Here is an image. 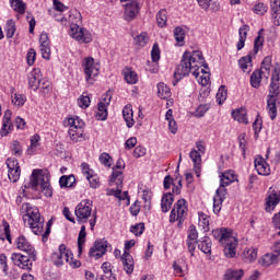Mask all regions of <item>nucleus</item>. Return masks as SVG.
Instances as JSON below:
<instances>
[{
	"mask_svg": "<svg viewBox=\"0 0 280 280\" xmlns=\"http://www.w3.org/2000/svg\"><path fill=\"white\" fill-rule=\"evenodd\" d=\"M238 65L244 73H250V71H253V56L250 52L247 56L242 57L238 60Z\"/></svg>",
	"mask_w": 280,
	"mask_h": 280,
	"instance_id": "a878e982",
	"label": "nucleus"
},
{
	"mask_svg": "<svg viewBox=\"0 0 280 280\" xmlns=\"http://www.w3.org/2000/svg\"><path fill=\"white\" fill-rule=\"evenodd\" d=\"M266 75L264 70H255L250 75V84L254 89H259L261 85V78Z\"/></svg>",
	"mask_w": 280,
	"mask_h": 280,
	"instance_id": "c756f323",
	"label": "nucleus"
},
{
	"mask_svg": "<svg viewBox=\"0 0 280 280\" xmlns=\"http://www.w3.org/2000/svg\"><path fill=\"white\" fill-rule=\"evenodd\" d=\"M178 215H179V220L177 223L178 229H183V222H185V214L187 213V201L185 199H179L178 200Z\"/></svg>",
	"mask_w": 280,
	"mask_h": 280,
	"instance_id": "cd10ccee",
	"label": "nucleus"
},
{
	"mask_svg": "<svg viewBox=\"0 0 280 280\" xmlns=\"http://www.w3.org/2000/svg\"><path fill=\"white\" fill-rule=\"evenodd\" d=\"M207 110H209V105L203 104L199 105L195 112V117H205L207 114Z\"/></svg>",
	"mask_w": 280,
	"mask_h": 280,
	"instance_id": "774afa93",
	"label": "nucleus"
},
{
	"mask_svg": "<svg viewBox=\"0 0 280 280\" xmlns=\"http://www.w3.org/2000/svg\"><path fill=\"white\" fill-rule=\"evenodd\" d=\"M202 75L199 77L198 82L201 86H207L209 84V80H211V73L205 69H201Z\"/></svg>",
	"mask_w": 280,
	"mask_h": 280,
	"instance_id": "8fccbe9b",
	"label": "nucleus"
},
{
	"mask_svg": "<svg viewBox=\"0 0 280 280\" xmlns=\"http://www.w3.org/2000/svg\"><path fill=\"white\" fill-rule=\"evenodd\" d=\"M158 95L161 97V100H167L170 95H172V92L170 91V86L165 83H159L158 84Z\"/></svg>",
	"mask_w": 280,
	"mask_h": 280,
	"instance_id": "c9c22d12",
	"label": "nucleus"
},
{
	"mask_svg": "<svg viewBox=\"0 0 280 280\" xmlns=\"http://www.w3.org/2000/svg\"><path fill=\"white\" fill-rule=\"evenodd\" d=\"M229 93L226 92V86L221 85L217 93V102L218 104L222 105L224 102H226Z\"/></svg>",
	"mask_w": 280,
	"mask_h": 280,
	"instance_id": "c03bdc74",
	"label": "nucleus"
},
{
	"mask_svg": "<svg viewBox=\"0 0 280 280\" xmlns=\"http://www.w3.org/2000/svg\"><path fill=\"white\" fill-rule=\"evenodd\" d=\"M212 236L214 240H219L222 246H224L225 257H235V246H237V240L226 229L213 230Z\"/></svg>",
	"mask_w": 280,
	"mask_h": 280,
	"instance_id": "39448f33",
	"label": "nucleus"
},
{
	"mask_svg": "<svg viewBox=\"0 0 280 280\" xmlns=\"http://www.w3.org/2000/svg\"><path fill=\"white\" fill-rule=\"evenodd\" d=\"M135 43H136V45H139V47H145V45H148V34L142 33V34L138 35L135 38Z\"/></svg>",
	"mask_w": 280,
	"mask_h": 280,
	"instance_id": "052dcab7",
	"label": "nucleus"
},
{
	"mask_svg": "<svg viewBox=\"0 0 280 280\" xmlns=\"http://www.w3.org/2000/svg\"><path fill=\"white\" fill-rule=\"evenodd\" d=\"M108 248V242L106 241H95L94 246L90 248V257H95V259H100V257H104L106 255V249Z\"/></svg>",
	"mask_w": 280,
	"mask_h": 280,
	"instance_id": "2eb2a0df",
	"label": "nucleus"
},
{
	"mask_svg": "<svg viewBox=\"0 0 280 280\" xmlns=\"http://www.w3.org/2000/svg\"><path fill=\"white\" fill-rule=\"evenodd\" d=\"M113 185H116V190L112 189L113 196L118 198V200H121V189H124V172L115 170L112 172V175L109 176V187H113Z\"/></svg>",
	"mask_w": 280,
	"mask_h": 280,
	"instance_id": "9d476101",
	"label": "nucleus"
},
{
	"mask_svg": "<svg viewBox=\"0 0 280 280\" xmlns=\"http://www.w3.org/2000/svg\"><path fill=\"white\" fill-rule=\"evenodd\" d=\"M145 231V224L144 223H138L136 225H131L130 232L133 233V235H143V232Z\"/></svg>",
	"mask_w": 280,
	"mask_h": 280,
	"instance_id": "5fc2aeb1",
	"label": "nucleus"
},
{
	"mask_svg": "<svg viewBox=\"0 0 280 280\" xmlns=\"http://www.w3.org/2000/svg\"><path fill=\"white\" fill-rule=\"evenodd\" d=\"M51 259L55 266H62L65 264V256L62 254L52 253Z\"/></svg>",
	"mask_w": 280,
	"mask_h": 280,
	"instance_id": "69168bd1",
	"label": "nucleus"
},
{
	"mask_svg": "<svg viewBox=\"0 0 280 280\" xmlns=\"http://www.w3.org/2000/svg\"><path fill=\"white\" fill-rule=\"evenodd\" d=\"M93 201L85 199L82 200L74 210V214L77 217V222L86 223L91 218V213L93 211Z\"/></svg>",
	"mask_w": 280,
	"mask_h": 280,
	"instance_id": "0eeeda50",
	"label": "nucleus"
},
{
	"mask_svg": "<svg viewBox=\"0 0 280 280\" xmlns=\"http://www.w3.org/2000/svg\"><path fill=\"white\" fill-rule=\"evenodd\" d=\"M12 132V110L7 109L2 118V128L0 130L1 137H8Z\"/></svg>",
	"mask_w": 280,
	"mask_h": 280,
	"instance_id": "a211bd4d",
	"label": "nucleus"
},
{
	"mask_svg": "<svg viewBox=\"0 0 280 280\" xmlns=\"http://www.w3.org/2000/svg\"><path fill=\"white\" fill-rule=\"evenodd\" d=\"M156 21L159 27H165V25H167V11L165 9H162L158 12Z\"/></svg>",
	"mask_w": 280,
	"mask_h": 280,
	"instance_id": "ea45409f",
	"label": "nucleus"
},
{
	"mask_svg": "<svg viewBox=\"0 0 280 280\" xmlns=\"http://www.w3.org/2000/svg\"><path fill=\"white\" fill-rule=\"evenodd\" d=\"M98 159L105 167H110V165H113V158L106 152L102 153Z\"/></svg>",
	"mask_w": 280,
	"mask_h": 280,
	"instance_id": "603ef678",
	"label": "nucleus"
},
{
	"mask_svg": "<svg viewBox=\"0 0 280 280\" xmlns=\"http://www.w3.org/2000/svg\"><path fill=\"white\" fill-rule=\"evenodd\" d=\"M222 202H224V192L222 188H218L213 197V213L222 211Z\"/></svg>",
	"mask_w": 280,
	"mask_h": 280,
	"instance_id": "4be33fe9",
	"label": "nucleus"
},
{
	"mask_svg": "<svg viewBox=\"0 0 280 280\" xmlns=\"http://www.w3.org/2000/svg\"><path fill=\"white\" fill-rule=\"evenodd\" d=\"M250 31V26L244 24L243 26L240 27L238 30V36L240 40L236 45L237 50L244 49V45L246 44V38L248 37V32Z\"/></svg>",
	"mask_w": 280,
	"mask_h": 280,
	"instance_id": "5701e85b",
	"label": "nucleus"
},
{
	"mask_svg": "<svg viewBox=\"0 0 280 280\" xmlns=\"http://www.w3.org/2000/svg\"><path fill=\"white\" fill-rule=\"evenodd\" d=\"M272 65V58L271 57H265L264 60L261 61V68L260 71L265 72V78L268 79L270 75V66Z\"/></svg>",
	"mask_w": 280,
	"mask_h": 280,
	"instance_id": "a19ab883",
	"label": "nucleus"
},
{
	"mask_svg": "<svg viewBox=\"0 0 280 280\" xmlns=\"http://www.w3.org/2000/svg\"><path fill=\"white\" fill-rule=\"evenodd\" d=\"M200 67L209 71V65L205 62L202 52L200 50H194L192 52L186 50L182 56L180 63L175 69L173 86H176L178 81L189 75V73L198 78V75H200Z\"/></svg>",
	"mask_w": 280,
	"mask_h": 280,
	"instance_id": "f257e3e1",
	"label": "nucleus"
},
{
	"mask_svg": "<svg viewBox=\"0 0 280 280\" xmlns=\"http://www.w3.org/2000/svg\"><path fill=\"white\" fill-rule=\"evenodd\" d=\"M39 93L43 95V97H47L49 95V92L51 91V82L49 80L42 79L39 83Z\"/></svg>",
	"mask_w": 280,
	"mask_h": 280,
	"instance_id": "e433bc0d",
	"label": "nucleus"
},
{
	"mask_svg": "<svg viewBox=\"0 0 280 280\" xmlns=\"http://www.w3.org/2000/svg\"><path fill=\"white\" fill-rule=\"evenodd\" d=\"M28 86L32 91H38L40 88V81L43 80V75L40 74V69H34L27 74Z\"/></svg>",
	"mask_w": 280,
	"mask_h": 280,
	"instance_id": "f3484780",
	"label": "nucleus"
},
{
	"mask_svg": "<svg viewBox=\"0 0 280 280\" xmlns=\"http://www.w3.org/2000/svg\"><path fill=\"white\" fill-rule=\"evenodd\" d=\"M197 150H191L189 153V158L191 159L195 167V174L198 178H200V170L202 167V155L205 154L206 148L202 145V141L196 142Z\"/></svg>",
	"mask_w": 280,
	"mask_h": 280,
	"instance_id": "1a4fd4ad",
	"label": "nucleus"
},
{
	"mask_svg": "<svg viewBox=\"0 0 280 280\" xmlns=\"http://www.w3.org/2000/svg\"><path fill=\"white\" fill-rule=\"evenodd\" d=\"M135 240L125 242V252L121 256V261L127 275H132V272H135V259L132 258V255H130V248L135 247Z\"/></svg>",
	"mask_w": 280,
	"mask_h": 280,
	"instance_id": "6e6552de",
	"label": "nucleus"
},
{
	"mask_svg": "<svg viewBox=\"0 0 280 280\" xmlns=\"http://www.w3.org/2000/svg\"><path fill=\"white\" fill-rule=\"evenodd\" d=\"M255 259H257V249L248 248L244 250L243 261H245V264H252V261H255Z\"/></svg>",
	"mask_w": 280,
	"mask_h": 280,
	"instance_id": "f704fd0d",
	"label": "nucleus"
},
{
	"mask_svg": "<svg viewBox=\"0 0 280 280\" xmlns=\"http://www.w3.org/2000/svg\"><path fill=\"white\" fill-rule=\"evenodd\" d=\"M198 215H199L198 226L202 229L205 233H208V231L210 230L209 228L210 217L205 212H198Z\"/></svg>",
	"mask_w": 280,
	"mask_h": 280,
	"instance_id": "473e14b6",
	"label": "nucleus"
},
{
	"mask_svg": "<svg viewBox=\"0 0 280 280\" xmlns=\"http://www.w3.org/2000/svg\"><path fill=\"white\" fill-rule=\"evenodd\" d=\"M129 1L125 5V19L126 21H132L139 14V10H141V4L139 0H127Z\"/></svg>",
	"mask_w": 280,
	"mask_h": 280,
	"instance_id": "4468645a",
	"label": "nucleus"
},
{
	"mask_svg": "<svg viewBox=\"0 0 280 280\" xmlns=\"http://www.w3.org/2000/svg\"><path fill=\"white\" fill-rule=\"evenodd\" d=\"M279 81H280V68L276 67L272 72L271 82L269 85V94L267 100V110L272 121L277 119V97H279Z\"/></svg>",
	"mask_w": 280,
	"mask_h": 280,
	"instance_id": "7ed1b4c3",
	"label": "nucleus"
},
{
	"mask_svg": "<svg viewBox=\"0 0 280 280\" xmlns=\"http://www.w3.org/2000/svg\"><path fill=\"white\" fill-rule=\"evenodd\" d=\"M38 141H40V136L34 135L31 137V145L27 149V154H33L34 148H38Z\"/></svg>",
	"mask_w": 280,
	"mask_h": 280,
	"instance_id": "6e6d98bb",
	"label": "nucleus"
},
{
	"mask_svg": "<svg viewBox=\"0 0 280 280\" xmlns=\"http://www.w3.org/2000/svg\"><path fill=\"white\" fill-rule=\"evenodd\" d=\"M68 135L74 143L78 141H86V135H84V128L69 129Z\"/></svg>",
	"mask_w": 280,
	"mask_h": 280,
	"instance_id": "b1692460",
	"label": "nucleus"
},
{
	"mask_svg": "<svg viewBox=\"0 0 280 280\" xmlns=\"http://www.w3.org/2000/svg\"><path fill=\"white\" fill-rule=\"evenodd\" d=\"M122 117L127 124V128H132V126H135V113L132 112V106L127 105L124 107Z\"/></svg>",
	"mask_w": 280,
	"mask_h": 280,
	"instance_id": "bb28decb",
	"label": "nucleus"
},
{
	"mask_svg": "<svg viewBox=\"0 0 280 280\" xmlns=\"http://www.w3.org/2000/svg\"><path fill=\"white\" fill-rule=\"evenodd\" d=\"M68 126L70 127V130H75L78 128H84V122L80 117H70L68 118Z\"/></svg>",
	"mask_w": 280,
	"mask_h": 280,
	"instance_id": "4c0bfd02",
	"label": "nucleus"
},
{
	"mask_svg": "<svg viewBox=\"0 0 280 280\" xmlns=\"http://www.w3.org/2000/svg\"><path fill=\"white\" fill-rule=\"evenodd\" d=\"M58 255H63L65 256V261H69V256L71 255V252L67 249V245L61 244L59 245L58 252H55Z\"/></svg>",
	"mask_w": 280,
	"mask_h": 280,
	"instance_id": "338daca9",
	"label": "nucleus"
},
{
	"mask_svg": "<svg viewBox=\"0 0 280 280\" xmlns=\"http://www.w3.org/2000/svg\"><path fill=\"white\" fill-rule=\"evenodd\" d=\"M280 198L277 196V194H272L267 198L266 201V211H270L271 209H275L276 205H279Z\"/></svg>",
	"mask_w": 280,
	"mask_h": 280,
	"instance_id": "79ce46f5",
	"label": "nucleus"
},
{
	"mask_svg": "<svg viewBox=\"0 0 280 280\" xmlns=\"http://www.w3.org/2000/svg\"><path fill=\"white\" fill-rule=\"evenodd\" d=\"M11 150L14 156H21L23 154V149L21 148V142H19V140L13 141Z\"/></svg>",
	"mask_w": 280,
	"mask_h": 280,
	"instance_id": "bf43d9fd",
	"label": "nucleus"
},
{
	"mask_svg": "<svg viewBox=\"0 0 280 280\" xmlns=\"http://www.w3.org/2000/svg\"><path fill=\"white\" fill-rule=\"evenodd\" d=\"M2 226H3L4 235H1L0 240H8L9 244H12V235L10 234V223L3 220Z\"/></svg>",
	"mask_w": 280,
	"mask_h": 280,
	"instance_id": "de8ad7c7",
	"label": "nucleus"
},
{
	"mask_svg": "<svg viewBox=\"0 0 280 280\" xmlns=\"http://www.w3.org/2000/svg\"><path fill=\"white\" fill-rule=\"evenodd\" d=\"M211 238L209 236H203L198 241V248L206 255H211Z\"/></svg>",
	"mask_w": 280,
	"mask_h": 280,
	"instance_id": "7c9ffc66",
	"label": "nucleus"
},
{
	"mask_svg": "<svg viewBox=\"0 0 280 280\" xmlns=\"http://www.w3.org/2000/svg\"><path fill=\"white\" fill-rule=\"evenodd\" d=\"M24 187H31L33 191H37L38 187H40V191L46 198L54 196V188L51 187V183H49V176L43 175V171L40 170L33 171L28 185H24Z\"/></svg>",
	"mask_w": 280,
	"mask_h": 280,
	"instance_id": "20e7f679",
	"label": "nucleus"
},
{
	"mask_svg": "<svg viewBox=\"0 0 280 280\" xmlns=\"http://www.w3.org/2000/svg\"><path fill=\"white\" fill-rule=\"evenodd\" d=\"M246 108L244 107H241L232 112L233 119H235V121H238L240 124H248V118L246 117Z\"/></svg>",
	"mask_w": 280,
	"mask_h": 280,
	"instance_id": "c85d7f7f",
	"label": "nucleus"
},
{
	"mask_svg": "<svg viewBox=\"0 0 280 280\" xmlns=\"http://www.w3.org/2000/svg\"><path fill=\"white\" fill-rule=\"evenodd\" d=\"M23 254H12L11 259L14 266L22 268V270H32V261L36 260V252H24Z\"/></svg>",
	"mask_w": 280,
	"mask_h": 280,
	"instance_id": "423d86ee",
	"label": "nucleus"
},
{
	"mask_svg": "<svg viewBox=\"0 0 280 280\" xmlns=\"http://www.w3.org/2000/svg\"><path fill=\"white\" fill-rule=\"evenodd\" d=\"M5 32L7 38H12L14 36V34L16 33V24H14V20H9L7 22Z\"/></svg>",
	"mask_w": 280,
	"mask_h": 280,
	"instance_id": "49530a36",
	"label": "nucleus"
},
{
	"mask_svg": "<svg viewBox=\"0 0 280 280\" xmlns=\"http://www.w3.org/2000/svg\"><path fill=\"white\" fill-rule=\"evenodd\" d=\"M270 8L272 12V19L277 21L279 10H280V0H270Z\"/></svg>",
	"mask_w": 280,
	"mask_h": 280,
	"instance_id": "864d4df0",
	"label": "nucleus"
},
{
	"mask_svg": "<svg viewBox=\"0 0 280 280\" xmlns=\"http://www.w3.org/2000/svg\"><path fill=\"white\" fill-rule=\"evenodd\" d=\"M174 38H175L176 43L179 44V47H183V45H185V30H183L179 26L175 27Z\"/></svg>",
	"mask_w": 280,
	"mask_h": 280,
	"instance_id": "58836bf2",
	"label": "nucleus"
},
{
	"mask_svg": "<svg viewBox=\"0 0 280 280\" xmlns=\"http://www.w3.org/2000/svg\"><path fill=\"white\" fill-rule=\"evenodd\" d=\"M174 205V194L166 192L162 196L161 209L163 213H167Z\"/></svg>",
	"mask_w": 280,
	"mask_h": 280,
	"instance_id": "393cba45",
	"label": "nucleus"
},
{
	"mask_svg": "<svg viewBox=\"0 0 280 280\" xmlns=\"http://www.w3.org/2000/svg\"><path fill=\"white\" fill-rule=\"evenodd\" d=\"M59 185L61 189H65V187H73V185H75V176L62 175L59 179Z\"/></svg>",
	"mask_w": 280,
	"mask_h": 280,
	"instance_id": "72a5a7b5",
	"label": "nucleus"
},
{
	"mask_svg": "<svg viewBox=\"0 0 280 280\" xmlns=\"http://www.w3.org/2000/svg\"><path fill=\"white\" fill-rule=\"evenodd\" d=\"M278 261H280V241L275 243L272 254H266L262 257V266H272V264Z\"/></svg>",
	"mask_w": 280,
	"mask_h": 280,
	"instance_id": "dca6fc26",
	"label": "nucleus"
},
{
	"mask_svg": "<svg viewBox=\"0 0 280 280\" xmlns=\"http://www.w3.org/2000/svg\"><path fill=\"white\" fill-rule=\"evenodd\" d=\"M82 67L88 82L89 80H92V78L100 75V66L95 63V59H93V57H85L83 59Z\"/></svg>",
	"mask_w": 280,
	"mask_h": 280,
	"instance_id": "ddd939ff",
	"label": "nucleus"
},
{
	"mask_svg": "<svg viewBox=\"0 0 280 280\" xmlns=\"http://www.w3.org/2000/svg\"><path fill=\"white\" fill-rule=\"evenodd\" d=\"M112 100L113 94L110 93V91H108L103 95L102 101L97 104L96 118L100 121H106V118L108 117L107 108L110 105Z\"/></svg>",
	"mask_w": 280,
	"mask_h": 280,
	"instance_id": "f8f14e48",
	"label": "nucleus"
},
{
	"mask_svg": "<svg viewBox=\"0 0 280 280\" xmlns=\"http://www.w3.org/2000/svg\"><path fill=\"white\" fill-rule=\"evenodd\" d=\"M178 211H180V209L178 208V201H177L174 206V209L171 211L170 222H177V220H180V215L178 214Z\"/></svg>",
	"mask_w": 280,
	"mask_h": 280,
	"instance_id": "0e129e2a",
	"label": "nucleus"
},
{
	"mask_svg": "<svg viewBox=\"0 0 280 280\" xmlns=\"http://www.w3.org/2000/svg\"><path fill=\"white\" fill-rule=\"evenodd\" d=\"M225 280H242L244 277V270L242 269H229L225 275Z\"/></svg>",
	"mask_w": 280,
	"mask_h": 280,
	"instance_id": "2f4dec72",
	"label": "nucleus"
},
{
	"mask_svg": "<svg viewBox=\"0 0 280 280\" xmlns=\"http://www.w3.org/2000/svg\"><path fill=\"white\" fill-rule=\"evenodd\" d=\"M26 102L27 97H25L23 94H14L12 97V104L18 107L24 106Z\"/></svg>",
	"mask_w": 280,
	"mask_h": 280,
	"instance_id": "09e8293b",
	"label": "nucleus"
},
{
	"mask_svg": "<svg viewBox=\"0 0 280 280\" xmlns=\"http://www.w3.org/2000/svg\"><path fill=\"white\" fill-rule=\"evenodd\" d=\"M151 58L153 62H159L161 60V48H159V44H154L151 50Z\"/></svg>",
	"mask_w": 280,
	"mask_h": 280,
	"instance_id": "4d7b16f0",
	"label": "nucleus"
},
{
	"mask_svg": "<svg viewBox=\"0 0 280 280\" xmlns=\"http://www.w3.org/2000/svg\"><path fill=\"white\" fill-rule=\"evenodd\" d=\"M124 75H125V80L128 84H137V82H139V77H138L137 72H135L132 70L125 71Z\"/></svg>",
	"mask_w": 280,
	"mask_h": 280,
	"instance_id": "37998d69",
	"label": "nucleus"
},
{
	"mask_svg": "<svg viewBox=\"0 0 280 280\" xmlns=\"http://www.w3.org/2000/svg\"><path fill=\"white\" fill-rule=\"evenodd\" d=\"M16 248H19V250H23V253H36L34 246H32L30 241H27L23 235L16 238Z\"/></svg>",
	"mask_w": 280,
	"mask_h": 280,
	"instance_id": "aec40b11",
	"label": "nucleus"
},
{
	"mask_svg": "<svg viewBox=\"0 0 280 280\" xmlns=\"http://www.w3.org/2000/svg\"><path fill=\"white\" fill-rule=\"evenodd\" d=\"M253 11L255 12V14H259L260 16H264V14L266 12H268V5L259 2V3L254 5Z\"/></svg>",
	"mask_w": 280,
	"mask_h": 280,
	"instance_id": "13d9d810",
	"label": "nucleus"
},
{
	"mask_svg": "<svg viewBox=\"0 0 280 280\" xmlns=\"http://www.w3.org/2000/svg\"><path fill=\"white\" fill-rule=\"evenodd\" d=\"M231 183H235V175H233V173H230V172L223 173L220 176L219 189H221V191H223V194H226V189L224 187H229V185H231Z\"/></svg>",
	"mask_w": 280,
	"mask_h": 280,
	"instance_id": "412c9836",
	"label": "nucleus"
},
{
	"mask_svg": "<svg viewBox=\"0 0 280 280\" xmlns=\"http://www.w3.org/2000/svg\"><path fill=\"white\" fill-rule=\"evenodd\" d=\"M12 8L19 14H25V3L22 0H10Z\"/></svg>",
	"mask_w": 280,
	"mask_h": 280,
	"instance_id": "a18cd8bd",
	"label": "nucleus"
},
{
	"mask_svg": "<svg viewBox=\"0 0 280 280\" xmlns=\"http://www.w3.org/2000/svg\"><path fill=\"white\" fill-rule=\"evenodd\" d=\"M255 170L260 176H270V165L268 162L258 155V158L254 161Z\"/></svg>",
	"mask_w": 280,
	"mask_h": 280,
	"instance_id": "6ab92c4d",
	"label": "nucleus"
},
{
	"mask_svg": "<svg viewBox=\"0 0 280 280\" xmlns=\"http://www.w3.org/2000/svg\"><path fill=\"white\" fill-rule=\"evenodd\" d=\"M8 177L11 183H18L21 178V167H16L14 171H9Z\"/></svg>",
	"mask_w": 280,
	"mask_h": 280,
	"instance_id": "3c124183",
	"label": "nucleus"
},
{
	"mask_svg": "<svg viewBox=\"0 0 280 280\" xmlns=\"http://www.w3.org/2000/svg\"><path fill=\"white\" fill-rule=\"evenodd\" d=\"M86 179L89 180L92 189H97V187H100V177H97V175L92 173L91 175L86 176Z\"/></svg>",
	"mask_w": 280,
	"mask_h": 280,
	"instance_id": "680f3d73",
	"label": "nucleus"
},
{
	"mask_svg": "<svg viewBox=\"0 0 280 280\" xmlns=\"http://www.w3.org/2000/svg\"><path fill=\"white\" fill-rule=\"evenodd\" d=\"M78 104L81 108H89V106H91V97L86 95H81L78 98Z\"/></svg>",
	"mask_w": 280,
	"mask_h": 280,
	"instance_id": "e2e57ef3",
	"label": "nucleus"
},
{
	"mask_svg": "<svg viewBox=\"0 0 280 280\" xmlns=\"http://www.w3.org/2000/svg\"><path fill=\"white\" fill-rule=\"evenodd\" d=\"M22 211L26 214L23 215L24 223H27L35 235H40L44 231L45 220L40 219V211L30 203L22 205Z\"/></svg>",
	"mask_w": 280,
	"mask_h": 280,
	"instance_id": "f03ea898",
	"label": "nucleus"
},
{
	"mask_svg": "<svg viewBox=\"0 0 280 280\" xmlns=\"http://www.w3.org/2000/svg\"><path fill=\"white\" fill-rule=\"evenodd\" d=\"M69 34L71 38L78 40V43H91L93 40V35L89 33L85 28L80 27L78 24H71Z\"/></svg>",
	"mask_w": 280,
	"mask_h": 280,
	"instance_id": "9b49d317",
	"label": "nucleus"
}]
</instances>
